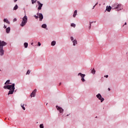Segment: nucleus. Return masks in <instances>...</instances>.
Returning a JSON list of instances; mask_svg holds the SVG:
<instances>
[{
  "mask_svg": "<svg viewBox=\"0 0 128 128\" xmlns=\"http://www.w3.org/2000/svg\"><path fill=\"white\" fill-rule=\"evenodd\" d=\"M10 80H8L5 82L4 84H5L6 86H8V84H10Z\"/></svg>",
  "mask_w": 128,
  "mask_h": 128,
  "instance_id": "17",
  "label": "nucleus"
},
{
  "mask_svg": "<svg viewBox=\"0 0 128 128\" xmlns=\"http://www.w3.org/2000/svg\"><path fill=\"white\" fill-rule=\"evenodd\" d=\"M108 90H110V88H108Z\"/></svg>",
  "mask_w": 128,
  "mask_h": 128,
  "instance_id": "36",
  "label": "nucleus"
},
{
  "mask_svg": "<svg viewBox=\"0 0 128 128\" xmlns=\"http://www.w3.org/2000/svg\"><path fill=\"white\" fill-rule=\"evenodd\" d=\"M78 76H80V77L82 78L81 80H82V82H86V80H84V76H86V74H82V73H78Z\"/></svg>",
  "mask_w": 128,
  "mask_h": 128,
  "instance_id": "7",
  "label": "nucleus"
},
{
  "mask_svg": "<svg viewBox=\"0 0 128 128\" xmlns=\"http://www.w3.org/2000/svg\"><path fill=\"white\" fill-rule=\"evenodd\" d=\"M42 28H46V24H43L42 26Z\"/></svg>",
  "mask_w": 128,
  "mask_h": 128,
  "instance_id": "20",
  "label": "nucleus"
},
{
  "mask_svg": "<svg viewBox=\"0 0 128 128\" xmlns=\"http://www.w3.org/2000/svg\"><path fill=\"white\" fill-rule=\"evenodd\" d=\"M28 42L24 43V46L26 48H28Z\"/></svg>",
  "mask_w": 128,
  "mask_h": 128,
  "instance_id": "19",
  "label": "nucleus"
},
{
  "mask_svg": "<svg viewBox=\"0 0 128 128\" xmlns=\"http://www.w3.org/2000/svg\"><path fill=\"white\" fill-rule=\"evenodd\" d=\"M34 43H32V44Z\"/></svg>",
  "mask_w": 128,
  "mask_h": 128,
  "instance_id": "39",
  "label": "nucleus"
},
{
  "mask_svg": "<svg viewBox=\"0 0 128 128\" xmlns=\"http://www.w3.org/2000/svg\"><path fill=\"white\" fill-rule=\"evenodd\" d=\"M112 10L118 8V10H122V5L116 2L112 4Z\"/></svg>",
  "mask_w": 128,
  "mask_h": 128,
  "instance_id": "3",
  "label": "nucleus"
},
{
  "mask_svg": "<svg viewBox=\"0 0 128 128\" xmlns=\"http://www.w3.org/2000/svg\"><path fill=\"white\" fill-rule=\"evenodd\" d=\"M96 96L98 98V100H100L101 102H104V98L102 97V95L100 94H98Z\"/></svg>",
  "mask_w": 128,
  "mask_h": 128,
  "instance_id": "5",
  "label": "nucleus"
},
{
  "mask_svg": "<svg viewBox=\"0 0 128 128\" xmlns=\"http://www.w3.org/2000/svg\"><path fill=\"white\" fill-rule=\"evenodd\" d=\"M4 22H6V24H10V21H9L8 20V19H6V18H4Z\"/></svg>",
  "mask_w": 128,
  "mask_h": 128,
  "instance_id": "14",
  "label": "nucleus"
},
{
  "mask_svg": "<svg viewBox=\"0 0 128 128\" xmlns=\"http://www.w3.org/2000/svg\"><path fill=\"white\" fill-rule=\"evenodd\" d=\"M4 28H6V25H4Z\"/></svg>",
  "mask_w": 128,
  "mask_h": 128,
  "instance_id": "33",
  "label": "nucleus"
},
{
  "mask_svg": "<svg viewBox=\"0 0 128 128\" xmlns=\"http://www.w3.org/2000/svg\"><path fill=\"white\" fill-rule=\"evenodd\" d=\"M37 16H38V18H40L39 20L42 22V20L44 19V16H42V14L38 12L37 13Z\"/></svg>",
  "mask_w": 128,
  "mask_h": 128,
  "instance_id": "8",
  "label": "nucleus"
},
{
  "mask_svg": "<svg viewBox=\"0 0 128 128\" xmlns=\"http://www.w3.org/2000/svg\"><path fill=\"white\" fill-rule=\"evenodd\" d=\"M112 8L110 6H106V10H107V12H110V10H112Z\"/></svg>",
  "mask_w": 128,
  "mask_h": 128,
  "instance_id": "12",
  "label": "nucleus"
},
{
  "mask_svg": "<svg viewBox=\"0 0 128 128\" xmlns=\"http://www.w3.org/2000/svg\"><path fill=\"white\" fill-rule=\"evenodd\" d=\"M60 84H62V82L60 83L59 86H60Z\"/></svg>",
  "mask_w": 128,
  "mask_h": 128,
  "instance_id": "37",
  "label": "nucleus"
},
{
  "mask_svg": "<svg viewBox=\"0 0 128 128\" xmlns=\"http://www.w3.org/2000/svg\"><path fill=\"white\" fill-rule=\"evenodd\" d=\"M98 3H96V4L93 6L92 10H94V8L96 7V6H98Z\"/></svg>",
  "mask_w": 128,
  "mask_h": 128,
  "instance_id": "29",
  "label": "nucleus"
},
{
  "mask_svg": "<svg viewBox=\"0 0 128 128\" xmlns=\"http://www.w3.org/2000/svg\"><path fill=\"white\" fill-rule=\"evenodd\" d=\"M56 108L60 112V113L62 114V112H64V109H62V108L56 106Z\"/></svg>",
  "mask_w": 128,
  "mask_h": 128,
  "instance_id": "10",
  "label": "nucleus"
},
{
  "mask_svg": "<svg viewBox=\"0 0 128 128\" xmlns=\"http://www.w3.org/2000/svg\"><path fill=\"white\" fill-rule=\"evenodd\" d=\"M4 88L5 90H10V91L8 93V96L10 94H14V84H13L12 85H7L4 86Z\"/></svg>",
  "mask_w": 128,
  "mask_h": 128,
  "instance_id": "1",
  "label": "nucleus"
},
{
  "mask_svg": "<svg viewBox=\"0 0 128 128\" xmlns=\"http://www.w3.org/2000/svg\"><path fill=\"white\" fill-rule=\"evenodd\" d=\"M40 128H44V124H41L40 125Z\"/></svg>",
  "mask_w": 128,
  "mask_h": 128,
  "instance_id": "26",
  "label": "nucleus"
},
{
  "mask_svg": "<svg viewBox=\"0 0 128 128\" xmlns=\"http://www.w3.org/2000/svg\"><path fill=\"white\" fill-rule=\"evenodd\" d=\"M105 76L106 78H108V75L105 76Z\"/></svg>",
  "mask_w": 128,
  "mask_h": 128,
  "instance_id": "32",
  "label": "nucleus"
},
{
  "mask_svg": "<svg viewBox=\"0 0 128 128\" xmlns=\"http://www.w3.org/2000/svg\"><path fill=\"white\" fill-rule=\"evenodd\" d=\"M36 2V0H32V4H34V2Z\"/></svg>",
  "mask_w": 128,
  "mask_h": 128,
  "instance_id": "28",
  "label": "nucleus"
},
{
  "mask_svg": "<svg viewBox=\"0 0 128 128\" xmlns=\"http://www.w3.org/2000/svg\"><path fill=\"white\" fill-rule=\"evenodd\" d=\"M24 104H20V106L22 108V110H26V108H24Z\"/></svg>",
  "mask_w": 128,
  "mask_h": 128,
  "instance_id": "16",
  "label": "nucleus"
},
{
  "mask_svg": "<svg viewBox=\"0 0 128 128\" xmlns=\"http://www.w3.org/2000/svg\"><path fill=\"white\" fill-rule=\"evenodd\" d=\"M92 22H90V26H89L90 30V28L92 27Z\"/></svg>",
  "mask_w": 128,
  "mask_h": 128,
  "instance_id": "25",
  "label": "nucleus"
},
{
  "mask_svg": "<svg viewBox=\"0 0 128 128\" xmlns=\"http://www.w3.org/2000/svg\"><path fill=\"white\" fill-rule=\"evenodd\" d=\"M78 14V10H76L74 12V14H73V17L76 18V14Z\"/></svg>",
  "mask_w": 128,
  "mask_h": 128,
  "instance_id": "15",
  "label": "nucleus"
},
{
  "mask_svg": "<svg viewBox=\"0 0 128 128\" xmlns=\"http://www.w3.org/2000/svg\"><path fill=\"white\" fill-rule=\"evenodd\" d=\"M36 90L35 89L33 92H32V94L30 95V96L31 98H34L36 96Z\"/></svg>",
  "mask_w": 128,
  "mask_h": 128,
  "instance_id": "9",
  "label": "nucleus"
},
{
  "mask_svg": "<svg viewBox=\"0 0 128 128\" xmlns=\"http://www.w3.org/2000/svg\"><path fill=\"white\" fill-rule=\"evenodd\" d=\"M71 26H72L73 28H76V24L72 23L70 24Z\"/></svg>",
  "mask_w": 128,
  "mask_h": 128,
  "instance_id": "23",
  "label": "nucleus"
},
{
  "mask_svg": "<svg viewBox=\"0 0 128 128\" xmlns=\"http://www.w3.org/2000/svg\"><path fill=\"white\" fill-rule=\"evenodd\" d=\"M34 18H36V19L38 18V16L34 15Z\"/></svg>",
  "mask_w": 128,
  "mask_h": 128,
  "instance_id": "27",
  "label": "nucleus"
},
{
  "mask_svg": "<svg viewBox=\"0 0 128 128\" xmlns=\"http://www.w3.org/2000/svg\"><path fill=\"white\" fill-rule=\"evenodd\" d=\"M30 74V70H28V72L26 73V74Z\"/></svg>",
  "mask_w": 128,
  "mask_h": 128,
  "instance_id": "24",
  "label": "nucleus"
},
{
  "mask_svg": "<svg viewBox=\"0 0 128 128\" xmlns=\"http://www.w3.org/2000/svg\"><path fill=\"white\" fill-rule=\"evenodd\" d=\"M56 41H52L51 42V46H56Z\"/></svg>",
  "mask_w": 128,
  "mask_h": 128,
  "instance_id": "18",
  "label": "nucleus"
},
{
  "mask_svg": "<svg viewBox=\"0 0 128 128\" xmlns=\"http://www.w3.org/2000/svg\"><path fill=\"white\" fill-rule=\"evenodd\" d=\"M14 2H18V0H14Z\"/></svg>",
  "mask_w": 128,
  "mask_h": 128,
  "instance_id": "35",
  "label": "nucleus"
},
{
  "mask_svg": "<svg viewBox=\"0 0 128 128\" xmlns=\"http://www.w3.org/2000/svg\"><path fill=\"white\" fill-rule=\"evenodd\" d=\"M8 44L4 41H0V55L1 56H4V46H6Z\"/></svg>",
  "mask_w": 128,
  "mask_h": 128,
  "instance_id": "2",
  "label": "nucleus"
},
{
  "mask_svg": "<svg viewBox=\"0 0 128 128\" xmlns=\"http://www.w3.org/2000/svg\"><path fill=\"white\" fill-rule=\"evenodd\" d=\"M17 8H18V5H16L15 6H14V10H16V9Z\"/></svg>",
  "mask_w": 128,
  "mask_h": 128,
  "instance_id": "21",
  "label": "nucleus"
},
{
  "mask_svg": "<svg viewBox=\"0 0 128 128\" xmlns=\"http://www.w3.org/2000/svg\"><path fill=\"white\" fill-rule=\"evenodd\" d=\"M46 106H48V104H46Z\"/></svg>",
  "mask_w": 128,
  "mask_h": 128,
  "instance_id": "38",
  "label": "nucleus"
},
{
  "mask_svg": "<svg viewBox=\"0 0 128 128\" xmlns=\"http://www.w3.org/2000/svg\"><path fill=\"white\" fill-rule=\"evenodd\" d=\"M10 28L8 27L6 28V34H10Z\"/></svg>",
  "mask_w": 128,
  "mask_h": 128,
  "instance_id": "13",
  "label": "nucleus"
},
{
  "mask_svg": "<svg viewBox=\"0 0 128 128\" xmlns=\"http://www.w3.org/2000/svg\"><path fill=\"white\" fill-rule=\"evenodd\" d=\"M38 4V10H42V4H40V2H37Z\"/></svg>",
  "mask_w": 128,
  "mask_h": 128,
  "instance_id": "11",
  "label": "nucleus"
},
{
  "mask_svg": "<svg viewBox=\"0 0 128 128\" xmlns=\"http://www.w3.org/2000/svg\"><path fill=\"white\" fill-rule=\"evenodd\" d=\"M92 74H96V70H94V68H93L92 70Z\"/></svg>",
  "mask_w": 128,
  "mask_h": 128,
  "instance_id": "22",
  "label": "nucleus"
},
{
  "mask_svg": "<svg viewBox=\"0 0 128 128\" xmlns=\"http://www.w3.org/2000/svg\"><path fill=\"white\" fill-rule=\"evenodd\" d=\"M38 46H42V44H40V42H38Z\"/></svg>",
  "mask_w": 128,
  "mask_h": 128,
  "instance_id": "30",
  "label": "nucleus"
},
{
  "mask_svg": "<svg viewBox=\"0 0 128 128\" xmlns=\"http://www.w3.org/2000/svg\"><path fill=\"white\" fill-rule=\"evenodd\" d=\"M124 26H126V22H125Z\"/></svg>",
  "mask_w": 128,
  "mask_h": 128,
  "instance_id": "34",
  "label": "nucleus"
},
{
  "mask_svg": "<svg viewBox=\"0 0 128 128\" xmlns=\"http://www.w3.org/2000/svg\"><path fill=\"white\" fill-rule=\"evenodd\" d=\"M13 22H16V18H14Z\"/></svg>",
  "mask_w": 128,
  "mask_h": 128,
  "instance_id": "31",
  "label": "nucleus"
},
{
  "mask_svg": "<svg viewBox=\"0 0 128 128\" xmlns=\"http://www.w3.org/2000/svg\"><path fill=\"white\" fill-rule=\"evenodd\" d=\"M70 40H71L72 42L73 43V46H76V44H78V41H76V40L74 39V37L71 36Z\"/></svg>",
  "mask_w": 128,
  "mask_h": 128,
  "instance_id": "6",
  "label": "nucleus"
},
{
  "mask_svg": "<svg viewBox=\"0 0 128 128\" xmlns=\"http://www.w3.org/2000/svg\"><path fill=\"white\" fill-rule=\"evenodd\" d=\"M26 22H28V16H25L22 18V22H21L20 26H24L25 24H26Z\"/></svg>",
  "mask_w": 128,
  "mask_h": 128,
  "instance_id": "4",
  "label": "nucleus"
}]
</instances>
